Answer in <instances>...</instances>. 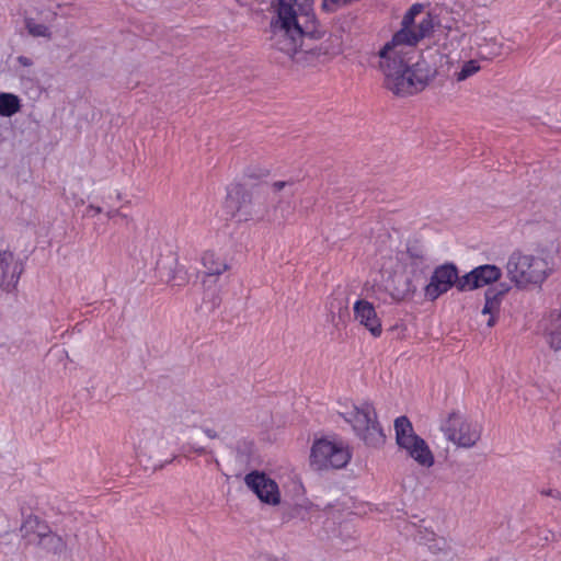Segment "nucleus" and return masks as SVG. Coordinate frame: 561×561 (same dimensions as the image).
Listing matches in <instances>:
<instances>
[{"label": "nucleus", "mask_w": 561, "mask_h": 561, "mask_svg": "<svg viewBox=\"0 0 561 561\" xmlns=\"http://www.w3.org/2000/svg\"><path fill=\"white\" fill-rule=\"evenodd\" d=\"M16 61H18V64H19L20 66H22V67H31V66H33V60H32V58L26 57V56H19V57L16 58Z\"/></svg>", "instance_id": "nucleus-29"}, {"label": "nucleus", "mask_w": 561, "mask_h": 561, "mask_svg": "<svg viewBox=\"0 0 561 561\" xmlns=\"http://www.w3.org/2000/svg\"><path fill=\"white\" fill-rule=\"evenodd\" d=\"M106 216L108 219H115L116 217L126 218V216L121 214L119 210H117V209H108L106 211Z\"/></svg>", "instance_id": "nucleus-31"}, {"label": "nucleus", "mask_w": 561, "mask_h": 561, "mask_svg": "<svg viewBox=\"0 0 561 561\" xmlns=\"http://www.w3.org/2000/svg\"><path fill=\"white\" fill-rule=\"evenodd\" d=\"M203 432L205 433V435H206L208 438L214 439V438H216V437H217V433H216L214 430H211V428L205 427V428H203Z\"/></svg>", "instance_id": "nucleus-32"}, {"label": "nucleus", "mask_w": 561, "mask_h": 561, "mask_svg": "<svg viewBox=\"0 0 561 561\" xmlns=\"http://www.w3.org/2000/svg\"><path fill=\"white\" fill-rule=\"evenodd\" d=\"M170 282L173 283V285L181 286L187 282L186 273L181 275H174Z\"/></svg>", "instance_id": "nucleus-28"}, {"label": "nucleus", "mask_w": 561, "mask_h": 561, "mask_svg": "<svg viewBox=\"0 0 561 561\" xmlns=\"http://www.w3.org/2000/svg\"><path fill=\"white\" fill-rule=\"evenodd\" d=\"M224 208L229 217L238 221L264 217L259 199L254 201L245 187L239 183H232L228 186Z\"/></svg>", "instance_id": "nucleus-9"}, {"label": "nucleus", "mask_w": 561, "mask_h": 561, "mask_svg": "<svg viewBox=\"0 0 561 561\" xmlns=\"http://www.w3.org/2000/svg\"><path fill=\"white\" fill-rule=\"evenodd\" d=\"M22 104L18 95L13 93H0V116L11 117L21 111Z\"/></svg>", "instance_id": "nucleus-21"}, {"label": "nucleus", "mask_w": 561, "mask_h": 561, "mask_svg": "<svg viewBox=\"0 0 561 561\" xmlns=\"http://www.w3.org/2000/svg\"><path fill=\"white\" fill-rule=\"evenodd\" d=\"M401 261L412 278L421 277L428 267L424 251L416 247L408 248L407 252L402 254Z\"/></svg>", "instance_id": "nucleus-16"}, {"label": "nucleus", "mask_w": 561, "mask_h": 561, "mask_svg": "<svg viewBox=\"0 0 561 561\" xmlns=\"http://www.w3.org/2000/svg\"><path fill=\"white\" fill-rule=\"evenodd\" d=\"M23 270L22 261L12 252L0 250V288L8 291L14 289Z\"/></svg>", "instance_id": "nucleus-14"}, {"label": "nucleus", "mask_w": 561, "mask_h": 561, "mask_svg": "<svg viewBox=\"0 0 561 561\" xmlns=\"http://www.w3.org/2000/svg\"><path fill=\"white\" fill-rule=\"evenodd\" d=\"M47 525L41 522L37 517L28 516L22 524L20 530L24 538L27 539L28 543L37 545L45 531Z\"/></svg>", "instance_id": "nucleus-20"}, {"label": "nucleus", "mask_w": 561, "mask_h": 561, "mask_svg": "<svg viewBox=\"0 0 561 561\" xmlns=\"http://www.w3.org/2000/svg\"><path fill=\"white\" fill-rule=\"evenodd\" d=\"M244 483L263 503L270 505L279 503L278 485L265 473L252 471L244 477Z\"/></svg>", "instance_id": "nucleus-13"}, {"label": "nucleus", "mask_w": 561, "mask_h": 561, "mask_svg": "<svg viewBox=\"0 0 561 561\" xmlns=\"http://www.w3.org/2000/svg\"><path fill=\"white\" fill-rule=\"evenodd\" d=\"M500 308V299L499 294L495 293L493 289H488L485 291V304L482 309L483 314H490L486 325L493 327L495 324V313L499 311Z\"/></svg>", "instance_id": "nucleus-22"}, {"label": "nucleus", "mask_w": 561, "mask_h": 561, "mask_svg": "<svg viewBox=\"0 0 561 561\" xmlns=\"http://www.w3.org/2000/svg\"><path fill=\"white\" fill-rule=\"evenodd\" d=\"M101 213H102V208L99 207V206L89 205L88 208H87V215L88 216H94V215L101 214Z\"/></svg>", "instance_id": "nucleus-30"}, {"label": "nucleus", "mask_w": 561, "mask_h": 561, "mask_svg": "<svg viewBox=\"0 0 561 561\" xmlns=\"http://www.w3.org/2000/svg\"><path fill=\"white\" fill-rule=\"evenodd\" d=\"M354 318L364 325L375 337L382 332L381 321L377 316L374 305L365 299H358L353 306Z\"/></svg>", "instance_id": "nucleus-15"}, {"label": "nucleus", "mask_w": 561, "mask_h": 561, "mask_svg": "<svg viewBox=\"0 0 561 561\" xmlns=\"http://www.w3.org/2000/svg\"><path fill=\"white\" fill-rule=\"evenodd\" d=\"M396 440L399 447L420 466L430 468L434 465V456L426 442L414 433L412 423L407 416L394 421Z\"/></svg>", "instance_id": "nucleus-7"}, {"label": "nucleus", "mask_w": 561, "mask_h": 561, "mask_svg": "<svg viewBox=\"0 0 561 561\" xmlns=\"http://www.w3.org/2000/svg\"><path fill=\"white\" fill-rule=\"evenodd\" d=\"M318 513V506L305 497V488L295 471L288 473L286 499L283 500V522L285 519H310Z\"/></svg>", "instance_id": "nucleus-8"}, {"label": "nucleus", "mask_w": 561, "mask_h": 561, "mask_svg": "<svg viewBox=\"0 0 561 561\" xmlns=\"http://www.w3.org/2000/svg\"><path fill=\"white\" fill-rule=\"evenodd\" d=\"M25 25H26L28 33L33 36L49 37V35H50V32L45 24L37 23L33 19H26Z\"/></svg>", "instance_id": "nucleus-26"}, {"label": "nucleus", "mask_w": 561, "mask_h": 561, "mask_svg": "<svg viewBox=\"0 0 561 561\" xmlns=\"http://www.w3.org/2000/svg\"><path fill=\"white\" fill-rule=\"evenodd\" d=\"M554 270V262L545 254L513 252L506 264L510 280L520 289L540 287Z\"/></svg>", "instance_id": "nucleus-3"}, {"label": "nucleus", "mask_w": 561, "mask_h": 561, "mask_svg": "<svg viewBox=\"0 0 561 561\" xmlns=\"http://www.w3.org/2000/svg\"><path fill=\"white\" fill-rule=\"evenodd\" d=\"M415 291H416V285L413 283V279L410 277H407L404 279V284H403L402 288H399V287L396 288L391 293V296L396 301H401V300H404V299L413 296Z\"/></svg>", "instance_id": "nucleus-25"}, {"label": "nucleus", "mask_w": 561, "mask_h": 561, "mask_svg": "<svg viewBox=\"0 0 561 561\" xmlns=\"http://www.w3.org/2000/svg\"><path fill=\"white\" fill-rule=\"evenodd\" d=\"M481 69L480 62L478 60L471 59L468 61H465L459 71L455 72V79L458 82L465 81L468 78L474 76L479 70Z\"/></svg>", "instance_id": "nucleus-23"}, {"label": "nucleus", "mask_w": 561, "mask_h": 561, "mask_svg": "<svg viewBox=\"0 0 561 561\" xmlns=\"http://www.w3.org/2000/svg\"><path fill=\"white\" fill-rule=\"evenodd\" d=\"M313 0H283V53L302 64L308 54L301 50L306 37H317Z\"/></svg>", "instance_id": "nucleus-1"}, {"label": "nucleus", "mask_w": 561, "mask_h": 561, "mask_svg": "<svg viewBox=\"0 0 561 561\" xmlns=\"http://www.w3.org/2000/svg\"><path fill=\"white\" fill-rule=\"evenodd\" d=\"M201 263L205 268V278L203 279L204 286H206L213 277L221 275L229 268L226 259L211 250L203 253Z\"/></svg>", "instance_id": "nucleus-17"}, {"label": "nucleus", "mask_w": 561, "mask_h": 561, "mask_svg": "<svg viewBox=\"0 0 561 561\" xmlns=\"http://www.w3.org/2000/svg\"><path fill=\"white\" fill-rule=\"evenodd\" d=\"M272 8L274 11V16L271 21V32L273 35H276L278 30H280V0H273L272 1Z\"/></svg>", "instance_id": "nucleus-27"}, {"label": "nucleus", "mask_w": 561, "mask_h": 561, "mask_svg": "<svg viewBox=\"0 0 561 561\" xmlns=\"http://www.w3.org/2000/svg\"><path fill=\"white\" fill-rule=\"evenodd\" d=\"M458 268L454 263H445L437 266L430 278L428 284L424 288L425 297L434 301L442 295L446 294L453 286L457 287L460 280Z\"/></svg>", "instance_id": "nucleus-11"}, {"label": "nucleus", "mask_w": 561, "mask_h": 561, "mask_svg": "<svg viewBox=\"0 0 561 561\" xmlns=\"http://www.w3.org/2000/svg\"><path fill=\"white\" fill-rule=\"evenodd\" d=\"M443 430L450 442L463 448L473 447L481 437L480 424L458 412L449 414Z\"/></svg>", "instance_id": "nucleus-10"}, {"label": "nucleus", "mask_w": 561, "mask_h": 561, "mask_svg": "<svg viewBox=\"0 0 561 561\" xmlns=\"http://www.w3.org/2000/svg\"><path fill=\"white\" fill-rule=\"evenodd\" d=\"M547 494H548V495H550V496L558 497V499L560 497V493H559V492H557V491H556V492H553V491H549V492H547Z\"/></svg>", "instance_id": "nucleus-33"}, {"label": "nucleus", "mask_w": 561, "mask_h": 561, "mask_svg": "<svg viewBox=\"0 0 561 561\" xmlns=\"http://www.w3.org/2000/svg\"><path fill=\"white\" fill-rule=\"evenodd\" d=\"M434 30V19L430 11L421 3H414L404 13L401 27L382 47L415 53V46Z\"/></svg>", "instance_id": "nucleus-4"}, {"label": "nucleus", "mask_w": 561, "mask_h": 561, "mask_svg": "<svg viewBox=\"0 0 561 561\" xmlns=\"http://www.w3.org/2000/svg\"><path fill=\"white\" fill-rule=\"evenodd\" d=\"M37 545L43 546L44 548L51 550L54 552L60 551L64 548V541L61 537L50 533L48 528L45 531V535L42 536Z\"/></svg>", "instance_id": "nucleus-24"}, {"label": "nucleus", "mask_w": 561, "mask_h": 561, "mask_svg": "<svg viewBox=\"0 0 561 561\" xmlns=\"http://www.w3.org/2000/svg\"><path fill=\"white\" fill-rule=\"evenodd\" d=\"M336 412L367 446L378 447L383 444L385 435L373 402L368 400L359 402L348 399L339 400Z\"/></svg>", "instance_id": "nucleus-2"}, {"label": "nucleus", "mask_w": 561, "mask_h": 561, "mask_svg": "<svg viewBox=\"0 0 561 561\" xmlns=\"http://www.w3.org/2000/svg\"><path fill=\"white\" fill-rule=\"evenodd\" d=\"M219 304L218 298L214 300V306H217Z\"/></svg>", "instance_id": "nucleus-35"}, {"label": "nucleus", "mask_w": 561, "mask_h": 561, "mask_svg": "<svg viewBox=\"0 0 561 561\" xmlns=\"http://www.w3.org/2000/svg\"><path fill=\"white\" fill-rule=\"evenodd\" d=\"M410 53L382 47L379 53V68L385 75V85L393 94L407 96L420 92L412 78L409 64L412 59Z\"/></svg>", "instance_id": "nucleus-5"}, {"label": "nucleus", "mask_w": 561, "mask_h": 561, "mask_svg": "<svg viewBox=\"0 0 561 561\" xmlns=\"http://www.w3.org/2000/svg\"><path fill=\"white\" fill-rule=\"evenodd\" d=\"M197 454L202 455L205 453V448L204 447H198V448H195L194 449Z\"/></svg>", "instance_id": "nucleus-34"}, {"label": "nucleus", "mask_w": 561, "mask_h": 561, "mask_svg": "<svg viewBox=\"0 0 561 561\" xmlns=\"http://www.w3.org/2000/svg\"><path fill=\"white\" fill-rule=\"evenodd\" d=\"M410 68L412 78L415 80L414 85H417L422 91L436 76V68L425 58H420Z\"/></svg>", "instance_id": "nucleus-18"}, {"label": "nucleus", "mask_w": 561, "mask_h": 561, "mask_svg": "<svg viewBox=\"0 0 561 561\" xmlns=\"http://www.w3.org/2000/svg\"><path fill=\"white\" fill-rule=\"evenodd\" d=\"M428 551L440 559H447L451 556V546L446 538L436 536L434 533H426L421 537Z\"/></svg>", "instance_id": "nucleus-19"}, {"label": "nucleus", "mask_w": 561, "mask_h": 561, "mask_svg": "<svg viewBox=\"0 0 561 561\" xmlns=\"http://www.w3.org/2000/svg\"><path fill=\"white\" fill-rule=\"evenodd\" d=\"M351 457V450L344 442L321 438L311 447L310 466L314 470L341 469L350 462Z\"/></svg>", "instance_id": "nucleus-6"}, {"label": "nucleus", "mask_w": 561, "mask_h": 561, "mask_svg": "<svg viewBox=\"0 0 561 561\" xmlns=\"http://www.w3.org/2000/svg\"><path fill=\"white\" fill-rule=\"evenodd\" d=\"M501 275L502 272L496 265H480L460 277L457 289L459 291L474 290L499 280Z\"/></svg>", "instance_id": "nucleus-12"}]
</instances>
